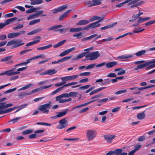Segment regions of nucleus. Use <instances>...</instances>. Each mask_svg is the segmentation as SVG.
<instances>
[{
  "mask_svg": "<svg viewBox=\"0 0 155 155\" xmlns=\"http://www.w3.org/2000/svg\"><path fill=\"white\" fill-rule=\"evenodd\" d=\"M85 30L84 27L83 28H70L69 31L71 32H75Z\"/></svg>",
  "mask_w": 155,
  "mask_h": 155,
  "instance_id": "f3484780",
  "label": "nucleus"
},
{
  "mask_svg": "<svg viewBox=\"0 0 155 155\" xmlns=\"http://www.w3.org/2000/svg\"><path fill=\"white\" fill-rule=\"evenodd\" d=\"M97 134V132L95 130H87L86 133L87 138L88 140H92L95 137Z\"/></svg>",
  "mask_w": 155,
  "mask_h": 155,
  "instance_id": "423d86ee",
  "label": "nucleus"
},
{
  "mask_svg": "<svg viewBox=\"0 0 155 155\" xmlns=\"http://www.w3.org/2000/svg\"><path fill=\"white\" fill-rule=\"evenodd\" d=\"M21 118V117H16L15 118L11 119L9 121H8V122H12V124H15V123L17 122L18 121V120Z\"/></svg>",
  "mask_w": 155,
  "mask_h": 155,
  "instance_id": "a19ab883",
  "label": "nucleus"
},
{
  "mask_svg": "<svg viewBox=\"0 0 155 155\" xmlns=\"http://www.w3.org/2000/svg\"><path fill=\"white\" fill-rule=\"evenodd\" d=\"M75 49V47H72L70 49H69L66 50H64L63 52H64V53L65 55H67V54L69 53L70 52H71L72 51L74 50Z\"/></svg>",
  "mask_w": 155,
  "mask_h": 155,
  "instance_id": "c9c22d12",
  "label": "nucleus"
},
{
  "mask_svg": "<svg viewBox=\"0 0 155 155\" xmlns=\"http://www.w3.org/2000/svg\"><path fill=\"white\" fill-rule=\"evenodd\" d=\"M102 0H92L93 3V5L96 6L100 5L101 2V1Z\"/></svg>",
  "mask_w": 155,
  "mask_h": 155,
  "instance_id": "e433bc0d",
  "label": "nucleus"
},
{
  "mask_svg": "<svg viewBox=\"0 0 155 155\" xmlns=\"http://www.w3.org/2000/svg\"><path fill=\"white\" fill-rule=\"evenodd\" d=\"M67 29L64 28H61L58 29L57 30H55L54 31L58 32V31H60L61 33H65L67 31Z\"/></svg>",
  "mask_w": 155,
  "mask_h": 155,
  "instance_id": "3c124183",
  "label": "nucleus"
},
{
  "mask_svg": "<svg viewBox=\"0 0 155 155\" xmlns=\"http://www.w3.org/2000/svg\"><path fill=\"white\" fill-rule=\"evenodd\" d=\"M35 60L39 58H45V56L43 54H41V55H38L37 56L34 57Z\"/></svg>",
  "mask_w": 155,
  "mask_h": 155,
  "instance_id": "0e129e2a",
  "label": "nucleus"
},
{
  "mask_svg": "<svg viewBox=\"0 0 155 155\" xmlns=\"http://www.w3.org/2000/svg\"><path fill=\"white\" fill-rule=\"evenodd\" d=\"M73 36L74 37H76L77 39L81 38L83 37V36L82 35V33L81 32L74 34L73 35Z\"/></svg>",
  "mask_w": 155,
  "mask_h": 155,
  "instance_id": "ea45409f",
  "label": "nucleus"
},
{
  "mask_svg": "<svg viewBox=\"0 0 155 155\" xmlns=\"http://www.w3.org/2000/svg\"><path fill=\"white\" fill-rule=\"evenodd\" d=\"M51 86H52V85H49L48 86H42L40 87L33 89L31 91V92H29L30 94V95H31V94H32L36 92H37L40 91H41L44 89H47L49 87H51Z\"/></svg>",
  "mask_w": 155,
  "mask_h": 155,
  "instance_id": "dca6fc26",
  "label": "nucleus"
},
{
  "mask_svg": "<svg viewBox=\"0 0 155 155\" xmlns=\"http://www.w3.org/2000/svg\"><path fill=\"white\" fill-rule=\"evenodd\" d=\"M110 83V79L109 78L105 79L104 81L102 83V85H104L106 84Z\"/></svg>",
  "mask_w": 155,
  "mask_h": 155,
  "instance_id": "4d7b16f0",
  "label": "nucleus"
},
{
  "mask_svg": "<svg viewBox=\"0 0 155 155\" xmlns=\"http://www.w3.org/2000/svg\"><path fill=\"white\" fill-rule=\"evenodd\" d=\"M16 67L13 68L9 70L0 73V76L5 75H6L7 76H10L19 74L20 73V72L16 71Z\"/></svg>",
  "mask_w": 155,
  "mask_h": 155,
  "instance_id": "39448f33",
  "label": "nucleus"
},
{
  "mask_svg": "<svg viewBox=\"0 0 155 155\" xmlns=\"http://www.w3.org/2000/svg\"><path fill=\"white\" fill-rule=\"evenodd\" d=\"M104 18V17H102L101 20L94 23L90 24L84 27L85 30H88L90 28H93L99 26L101 25V24L99 23V22L103 20Z\"/></svg>",
  "mask_w": 155,
  "mask_h": 155,
  "instance_id": "0eeeda50",
  "label": "nucleus"
},
{
  "mask_svg": "<svg viewBox=\"0 0 155 155\" xmlns=\"http://www.w3.org/2000/svg\"><path fill=\"white\" fill-rule=\"evenodd\" d=\"M50 58H47L46 59H45V60H43L41 61H40L38 63V64H43L45 62H47L48 61L50 60Z\"/></svg>",
  "mask_w": 155,
  "mask_h": 155,
  "instance_id": "680f3d73",
  "label": "nucleus"
},
{
  "mask_svg": "<svg viewBox=\"0 0 155 155\" xmlns=\"http://www.w3.org/2000/svg\"><path fill=\"white\" fill-rule=\"evenodd\" d=\"M40 20H40V19H36L34 20L31 21L29 23V24L30 25H34L36 23L39 22H40Z\"/></svg>",
  "mask_w": 155,
  "mask_h": 155,
  "instance_id": "58836bf2",
  "label": "nucleus"
},
{
  "mask_svg": "<svg viewBox=\"0 0 155 155\" xmlns=\"http://www.w3.org/2000/svg\"><path fill=\"white\" fill-rule=\"evenodd\" d=\"M116 137L115 135H106L104 136V139L108 143H110L112 140Z\"/></svg>",
  "mask_w": 155,
  "mask_h": 155,
  "instance_id": "4468645a",
  "label": "nucleus"
},
{
  "mask_svg": "<svg viewBox=\"0 0 155 155\" xmlns=\"http://www.w3.org/2000/svg\"><path fill=\"white\" fill-rule=\"evenodd\" d=\"M68 17L63 13L59 18V20L60 21H62L64 19L67 18Z\"/></svg>",
  "mask_w": 155,
  "mask_h": 155,
  "instance_id": "a18cd8bd",
  "label": "nucleus"
},
{
  "mask_svg": "<svg viewBox=\"0 0 155 155\" xmlns=\"http://www.w3.org/2000/svg\"><path fill=\"white\" fill-rule=\"evenodd\" d=\"M90 22L89 20L84 19L80 20L77 23L76 25H85L88 24Z\"/></svg>",
  "mask_w": 155,
  "mask_h": 155,
  "instance_id": "6ab92c4d",
  "label": "nucleus"
},
{
  "mask_svg": "<svg viewBox=\"0 0 155 155\" xmlns=\"http://www.w3.org/2000/svg\"><path fill=\"white\" fill-rule=\"evenodd\" d=\"M90 86L91 85H85L84 86L80 87L79 88L81 90L85 89L88 88L89 87H90Z\"/></svg>",
  "mask_w": 155,
  "mask_h": 155,
  "instance_id": "e2e57ef3",
  "label": "nucleus"
},
{
  "mask_svg": "<svg viewBox=\"0 0 155 155\" xmlns=\"http://www.w3.org/2000/svg\"><path fill=\"white\" fill-rule=\"evenodd\" d=\"M8 38H11L18 37L16 32H12L8 33L7 35Z\"/></svg>",
  "mask_w": 155,
  "mask_h": 155,
  "instance_id": "a878e982",
  "label": "nucleus"
},
{
  "mask_svg": "<svg viewBox=\"0 0 155 155\" xmlns=\"http://www.w3.org/2000/svg\"><path fill=\"white\" fill-rule=\"evenodd\" d=\"M3 109H0V114L8 113L11 112L12 110V108L7 109L4 110H3Z\"/></svg>",
  "mask_w": 155,
  "mask_h": 155,
  "instance_id": "cd10ccee",
  "label": "nucleus"
},
{
  "mask_svg": "<svg viewBox=\"0 0 155 155\" xmlns=\"http://www.w3.org/2000/svg\"><path fill=\"white\" fill-rule=\"evenodd\" d=\"M146 53V51L145 50H143L138 51L134 54H124L118 56L117 58L119 59H127L132 58L134 57V55H136L137 57H140L142 55H144Z\"/></svg>",
  "mask_w": 155,
  "mask_h": 155,
  "instance_id": "f03ea898",
  "label": "nucleus"
},
{
  "mask_svg": "<svg viewBox=\"0 0 155 155\" xmlns=\"http://www.w3.org/2000/svg\"><path fill=\"white\" fill-rule=\"evenodd\" d=\"M126 72V70H125L122 69L119 71L117 73V74L118 75H121L124 74Z\"/></svg>",
  "mask_w": 155,
  "mask_h": 155,
  "instance_id": "bf43d9fd",
  "label": "nucleus"
},
{
  "mask_svg": "<svg viewBox=\"0 0 155 155\" xmlns=\"http://www.w3.org/2000/svg\"><path fill=\"white\" fill-rule=\"evenodd\" d=\"M101 17H100L94 16L93 17L91 18L89 20L90 22H91L97 20H101Z\"/></svg>",
  "mask_w": 155,
  "mask_h": 155,
  "instance_id": "de8ad7c7",
  "label": "nucleus"
},
{
  "mask_svg": "<svg viewBox=\"0 0 155 155\" xmlns=\"http://www.w3.org/2000/svg\"><path fill=\"white\" fill-rule=\"evenodd\" d=\"M91 73L90 72H86L80 73L79 75L81 76H87L90 75Z\"/></svg>",
  "mask_w": 155,
  "mask_h": 155,
  "instance_id": "c03bdc74",
  "label": "nucleus"
},
{
  "mask_svg": "<svg viewBox=\"0 0 155 155\" xmlns=\"http://www.w3.org/2000/svg\"><path fill=\"white\" fill-rule=\"evenodd\" d=\"M108 100V98H105L99 100L98 101V103H105Z\"/></svg>",
  "mask_w": 155,
  "mask_h": 155,
  "instance_id": "338daca9",
  "label": "nucleus"
},
{
  "mask_svg": "<svg viewBox=\"0 0 155 155\" xmlns=\"http://www.w3.org/2000/svg\"><path fill=\"white\" fill-rule=\"evenodd\" d=\"M68 110V108L64 109V110L59 112L56 113L58 114L56 115L54 117V118H56L57 117H63L66 114L67 111Z\"/></svg>",
  "mask_w": 155,
  "mask_h": 155,
  "instance_id": "ddd939ff",
  "label": "nucleus"
},
{
  "mask_svg": "<svg viewBox=\"0 0 155 155\" xmlns=\"http://www.w3.org/2000/svg\"><path fill=\"white\" fill-rule=\"evenodd\" d=\"M151 18L150 17H147L144 18H142L141 17H139L138 19L137 20V22L138 23H141L145 21H148Z\"/></svg>",
  "mask_w": 155,
  "mask_h": 155,
  "instance_id": "412c9836",
  "label": "nucleus"
},
{
  "mask_svg": "<svg viewBox=\"0 0 155 155\" xmlns=\"http://www.w3.org/2000/svg\"><path fill=\"white\" fill-rule=\"evenodd\" d=\"M122 149H119L115 150L114 151H113V152L115 155H119L122 153Z\"/></svg>",
  "mask_w": 155,
  "mask_h": 155,
  "instance_id": "72a5a7b5",
  "label": "nucleus"
},
{
  "mask_svg": "<svg viewBox=\"0 0 155 155\" xmlns=\"http://www.w3.org/2000/svg\"><path fill=\"white\" fill-rule=\"evenodd\" d=\"M15 8L22 12L24 11L25 10V8L21 6H17Z\"/></svg>",
  "mask_w": 155,
  "mask_h": 155,
  "instance_id": "774afa93",
  "label": "nucleus"
},
{
  "mask_svg": "<svg viewBox=\"0 0 155 155\" xmlns=\"http://www.w3.org/2000/svg\"><path fill=\"white\" fill-rule=\"evenodd\" d=\"M85 56L86 58H88L91 57V53L85 52L81 54H78L76 57L72 58V61H76Z\"/></svg>",
  "mask_w": 155,
  "mask_h": 155,
  "instance_id": "1a4fd4ad",
  "label": "nucleus"
},
{
  "mask_svg": "<svg viewBox=\"0 0 155 155\" xmlns=\"http://www.w3.org/2000/svg\"><path fill=\"white\" fill-rule=\"evenodd\" d=\"M66 41V40H65L61 41L59 42L57 44L54 45L53 46V47L54 48H56L59 47L63 45Z\"/></svg>",
  "mask_w": 155,
  "mask_h": 155,
  "instance_id": "bb28decb",
  "label": "nucleus"
},
{
  "mask_svg": "<svg viewBox=\"0 0 155 155\" xmlns=\"http://www.w3.org/2000/svg\"><path fill=\"white\" fill-rule=\"evenodd\" d=\"M34 131L33 129H28L22 132L23 135H27L32 133Z\"/></svg>",
  "mask_w": 155,
  "mask_h": 155,
  "instance_id": "c756f323",
  "label": "nucleus"
},
{
  "mask_svg": "<svg viewBox=\"0 0 155 155\" xmlns=\"http://www.w3.org/2000/svg\"><path fill=\"white\" fill-rule=\"evenodd\" d=\"M145 139V137L144 135H143L140 137L138 139V141L139 142H142Z\"/></svg>",
  "mask_w": 155,
  "mask_h": 155,
  "instance_id": "052dcab7",
  "label": "nucleus"
},
{
  "mask_svg": "<svg viewBox=\"0 0 155 155\" xmlns=\"http://www.w3.org/2000/svg\"><path fill=\"white\" fill-rule=\"evenodd\" d=\"M12 103H9L6 104L5 102H2L0 103V109H5L9 107H11L12 106Z\"/></svg>",
  "mask_w": 155,
  "mask_h": 155,
  "instance_id": "a211bd4d",
  "label": "nucleus"
},
{
  "mask_svg": "<svg viewBox=\"0 0 155 155\" xmlns=\"http://www.w3.org/2000/svg\"><path fill=\"white\" fill-rule=\"evenodd\" d=\"M28 95H30L29 92H24L19 94L18 96L19 97L22 98Z\"/></svg>",
  "mask_w": 155,
  "mask_h": 155,
  "instance_id": "c85d7f7f",
  "label": "nucleus"
},
{
  "mask_svg": "<svg viewBox=\"0 0 155 155\" xmlns=\"http://www.w3.org/2000/svg\"><path fill=\"white\" fill-rule=\"evenodd\" d=\"M46 71L47 74L52 75L55 74L57 71L55 69H50Z\"/></svg>",
  "mask_w": 155,
  "mask_h": 155,
  "instance_id": "7c9ffc66",
  "label": "nucleus"
},
{
  "mask_svg": "<svg viewBox=\"0 0 155 155\" xmlns=\"http://www.w3.org/2000/svg\"><path fill=\"white\" fill-rule=\"evenodd\" d=\"M147 66L146 68V70H149L155 67V59H153L147 61L144 64L138 65L137 67L134 68V70L141 69Z\"/></svg>",
  "mask_w": 155,
  "mask_h": 155,
  "instance_id": "f257e3e1",
  "label": "nucleus"
},
{
  "mask_svg": "<svg viewBox=\"0 0 155 155\" xmlns=\"http://www.w3.org/2000/svg\"><path fill=\"white\" fill-rule=\"evenodd\" d=\"M12 56H7L2 58L0 61L3 62L8 64H13V61L12 60Z\"/></svg>",
  "mask_w": 155,
  "mask_h": 155,
  "instance_id": "9d476101",
  "label": "nucleus"
},
{
  "mask_svg": "<svg viewBox=\"0 0 155 155\" xmlns=\"http://www.w3.org/2000/svg\"><path fill=\"white\" fill-rule=\"evenodd\" d=\"M117 61L110 62L106 64V66L107 68H109L115 66L117 65Z\"/></svg>",
  "mask_w": 155,
  "mask_h": 155,
  "instance_id": "aec40b11",
  "label": "nucleus"
},
{
  "mask_svg": "<svg viewBox=\"0 0 155 155\" xmlns=\"http://www.w3.org/2000/svg\"><path fill=\"white\" fill-rule=\"evenodd\" d=\"M67 5H64L60 6L58 7L60 12L64 10L67 8Z\"/></svg>",
  "mask_w": 155,
  "mask_h": 155,
  "instance_id": "603ef678",
  "label": "nucleus"
},
{
  "mask_svg": "<svg viewBox=\"0 0 155 155\" xmlns=\"http://www.w3.org/2000/svg\"><path fill=\"white\" fill-rule=\"evenodd\" d=\"M144 28H143L142 29L140 30H134L131 33H128V34H130V35H131L133 34L136 33H138L140 32H142L144 30Z\"/></svg>",
  "mask_w": 155,
  "mask_h": 155,
  "instance_id": "8fccbe9b",
  "label": "nucleus"
},
{
  "mask_svg": "<svg viewBox=\"0 0 155 155\" xmlns=\"http://www.w3.org/2000/svg\"><path fill=\"white\" fill-rule=\"evenodd\" d=\"M106 64L105 62H102L100 64H99L96 65V64H89L87 66L86 68V69H91L94 68L95 66L97 67H101L103 66Z\"/></svg>",
  "mask_w": 155,
  "mask_h": 155,
  "instance_id": "2eb2a0df",
  "label": "nucleus"
},
{
  "mask_svg": "<svg viewBox=\"0 0 155 155\" xmlns=\"http://www.w3.org/2000/svg\"><path fill=\"white\" fill-rule=\"evenodd\" d=\"M145 112V111L142 113L138 114L137 116V118L139 120H141L144 119L146 117Z\"/></svg>",
  "mask_w": 155,
  "mask_h": 155,
  "instance_id": "4be33fe9",
  "label": "nucleus"
},
{
  "mask_svg": "<svg viewBox=\"0 0 155 155\" xmlns=\"http://www.w3.org/2000/svg\"><path fill=\"white\" fill-rule=\"evenodd\" d=\"M36 10V8H33L28 9L26 11V13H30L35 12Z\"/></svg>",
  "mask_w": 155,
  "mask_h": 155,
  "instance_id": "49530a36",
  "label": "nucleus"
},
{
  "mask_svg": "<svg viewBox=\"0 0 155 155\" xmlns=\"http://www.w3.org/2000/svg\"><path fill=\"white\" fill-rule=\"evenodd\" d=\"M97 36V34L93 35H91L89 37H85L82 38L81 39V41H87L88 40L91 39Z\"/></svg>",
  "mask_w": 155,
  "mask_h": 155,
  "instance_id": "393cba45",
  "label": "nucleus"
},
{
  "mask_svg": "<svg viewBox=\"0 0 155 155\" xmlns=\"http://www.w3.org/2000/svg\"><path fill=\"white\" fill-rule=\"evenodd\" d=\"M107 88V87H101L100 88H98L97 89H96L95 90H93L90 93V95H92L94 94L97 92H99L102 90H103L105 89H106Z\"/></svg>",
  "mask_w": 155,
  "mask_h": 155,
  "instance_id": "5701e85b",
  "label": "nucleus"
},
{
  "mask_svg": "<svg viewBox=\"0 0 155 155\" xmlns=\"http://www.w3.org/2000/svg\"><path fill=\"white\" fill-rule=\"evenodd\" d=\"M72 57V55H71L70 56H66L64 58H63L59 60V62H62L67 61L68 60H69Z\"/></svg>",
  "mask_w": 155,
  "mask_h": 155,
  "instance_id": "473e14b6",
  "label": "nucleus"
},
{
  "mask_svg": "<svg viewBox=\"0 0 155 155\" xmlns=\"http://www.w3.org/2000/svg\"><path fill=\"white\" fill-rule=\"evenodd\" d=\"M100 56V54H99L98 51L91 52V57L89 58L90 60H94L97 59Z\"/></svg>",
  "mask_w": 155,
  "mask_h": 155,
  "instance_id": "9b49d317",
  "label": "nucleus"
},
{
  "mask_svg": "<svg viewBox=\"0 0 155 155\" xmlns=\"http://www.w3.org/2000/svg\"><path fill=\"white\" fill-rule=\"evenodd\" d=\"M72 57V55H71L70 56H66L64 58H63L59 60V62H62L67 61L68 60H69Z\"/></svg>",
  "mask_w": 155,
  "mask_h": 155,
  "instance_id": "2f4dec72",
  "label": "nucleus"
},
{
  "mask_svg": "<svg viewBox=\"0 0 155 155\" xmlns=\"http://www.w3.org/2000/svg\"><path fill=\"white\" fill-rule=\"evenodd\" d=\"M10 22H9V19H8L6 20L4 23H0V25L2 28H3L4 27H5L6 25H8L9 23H10Z\"/></svg>",
  "mask_w": 155,
  "mask_h": 155,
  "instance_id": "4c0bfd02",
  "label": "nucleus"
},
{
  "mask_svg": "<svg viewBox=\"0 0 155 155\" xmlns=\"http://www.w3.org/2000/svg\"><path fill=\"white\" fill-rule=\"evenodd\" d=\"M31 85V84H29L26 85L25 86H24L18 90V91L25 90L29 87Z\"/></svg>",
  "mask_w": 155,
  "mask_h": 155,
  "instance_id": "6e6d98bb",
  "label": "nucleus"
},
{
  "mask_svg": "<svg viewBox=\"0 0 155 155\" xmlns=\"http://www.w3.org/2000/svg\"><path fill=\"white\" fill-rule=\"evenodd\" d=\"M127 91L126 89H124L114 93V94L116 95H118L123 93H125Z\"/></svg>",
  "mask_w": 155,
  "mask_h": 155,
  "instance_id": "09e8293b",
  "label": "nucleus"
},
{
  "mask_svg": "<svg viewBox=\"0 0 155 155\" xmlns=\"http://www.w3.org/2000/svg\"><path fill=\"white\" fill-rule=\"evenodd\" d=\"M23 24H19L18 26H15L12 28L14 30H15L22 28L23 27Z\"/></svg>",
  "mask_w": 155,
  "mask_h": 155,
  "instance_id": "864d4df0",
  "label": "nucleus"
},
{
  "mask_svg": "<svg viewBox=\"0 0 155 155\" xmlns=\"http://www.w3.org/2000/svg\"><path fill=\"white\" fill-rule=\"evenodd\" d=\"M59 124L57 126V128L59 129H63L68 125V121L67 118H64L59 121Z\"/></svg>",
  "mask_w": 155,
  "mask_h": 155,
  "instance_id": "6e6552de",
  "label": "nucleus"
},
{
  "mask_svg": "<svg viewBox=\"0 0 155 155\" xmlns=\"http://www.w3.org/2000/svg\"><path fill=\"white\" fill-rule=\"evenodd\" d=\"M32 51V49H26L21 51L20 53V54H24L28 52H30Z\"/></svg>",
  "mask_w": 155,
  "mask_h": 155,
  "instance_id": "13d9d810",
  "label": "nucleus"
},
{
  "mask_svg": "<svg viewBox=\"0 0 155 155\" xmlns=\"http://www.w3.org/2000/svg\"><path fill=\"white\" fill-rule=\"evenodd\" d=\"M62 26V25H55L52 26L51 27H50L48 28V31H51L54 29H58L59 28L61 27Z\"/></svg>",
  "mask_w": 155,
  "mask_h": 155,
  "instance_id": "f704fd0d",
  "label": "nucleus"
},
{
  "mask_svg": "<svg viewBox=\"0 0 155 155\" xmlns=\"http://www.w3.org/2000/svg\"><path fill=\"white\" fill-rule=\"evenodd\" d=\"M61 79L63 81H68L71 80L70 76L62 77L61 78Z\"/></svg>",
  "mask_w": 155,
  "mask_h": 155,
  "instance_id": "5fc2aeb1",
  "label": "nucleus"
},
{
  "mask_svg": "<svg viewBox=\"0 0 155 155\" xmlns=\"http://www.w3.org/2000/svg\"><path fill=\"white\" fill-rule=\"evenodd\" d=\"M78 94V92L75 91H71L69 93V97H75Z\"/></svg>",
  "mask_w": 155,
  "mask_h": 155,
  "instance_id": "37998d69",
  "label": "nucleus"
},
{
  "mask_svg": "<svg viewBox=\"0 0 155 155\" xmlns=\"http://www.w3.org/2000/svg\"><path fill=\"white\" fill-rule=\"evenodd\" d=\"M64 88V86H62L59 88H58L55 91L52 92V94H54L57 93L58 92L61 91Z\"/></svg>",
  "mask_w": 155,
  "mask_h": 155,
  "instance_id": "79ce46f5",
  "label": "nucleus"
},
{
  "mask_svg": "<svg viewBox=\"0 0 155 155\" xmlns=\"http://www.w3.org/2000/svg\"><path fill=\"white\" fill-rule=\"evenodd\" d=\"M51 102L49 101L48 103L40 105L38 109L40 111H43V113H47L49 112V110L47 109H50L51 108Z\"/></svg>",
  "mask_w": 155,
  "mask_h": 155,
  "instance_id": "20e7f679",
  "label": "nucleus"
},
{
  "mask_svg": "<svg viewBox=\"0 0 155 155\" xmlns=\"http://www.w3.org/2000/svg\"><path fill=\"white\" fill-rule=\"evenodd\" d=\"M40 39L41 37L40 36H38L36 37L34 39V40L33 41L27 44L26 46L27 47H28L39 43L40 41Z\"/></svg>",
  "mask_w": 155,
  "mask_h": 155,
  "instance_id": "f8f14e48",
  "label": "nucleus"
},
{
  "mask_svg": "<svg viewBox=\"0 0 155 155\" xmlns=\"http://www.w3.org/2000/svg\"><path fill=\"white\" fill-rule=\"evenodd\" d=\"M116 76V75L114 73H110L107 75V77L110 78H114Z\"/></svg>",
  "mask_w": 155,
  "mask_h": 155,
  "instance_id": "69168bd1",
  "label": "nucleus"
},
{
  "mask_svg": "<svg viewBox=\"0 0 155 155\" xmlns=\"http://www.w3.org/2000/svg\"><path fill=\"white\" fill-rule=\"evenodd\" d=\"M99 97V95H95V96L92 97L91 98V99H93V100H91V101L89 102H88L87 103H85V104H86V106L92 103H93V102L97 101L98 100V99H96V98L98 97Z\"/></svg>",
  "mask_w": 155,
  "mask_h": 155,
  "instance_id": "b1692460",
  "label": "nucleus"
},
{
  "mask_svg": "<svg viewBox=\"0 0 155 155\" xmlns=\"http://www.w3.org/2000/svg\"><path fill=\"white\" fill-rule=\"evenodd\" d=\"M25 43L22 42V40L21 39H15L8 41L6 46H8L15 45L13 48H15L23 45Z\"/></svg>",
  "mask_w": 155,
  "mask_h": 155,
  "instance_id": "7ed1b4c3",
  "label": "nucleus"
}]
</instances>
